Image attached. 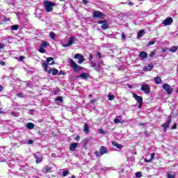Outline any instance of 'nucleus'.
<instances>
[{"mask_svg": "<svg viewBox=\"0 0 178 178\" xmlns=\"http://www.w3.org/2000/svg\"><path fill=\"white\" fill-rule=\"evenodd\" d=\"M170 52H176L177 51V47L173 46L170 49Z\"/></svg>", "mask_w": 178, "mask_h": 178, "instance_id": "nucleus-33", "label": "nucleus"}, {"mask_svg": "<svg viewBox=\"0 0 178 178\" xmlns=\"http://www.w3.org/2000/svg\"><path fill=\"white\" fill-rule=\"evenodd\" d=\"M82 2L83 3V5H88V1H87V0H82Z\"/></svg>", "mask_w": 178, "mask_h": 178, "instance_id": "nucleus-51", "label": "nucleus"}, {"mask_svg": "<svg viewBox=\"0 0 178 178\" xmlns=\"http://www.w3.org/2000/svg\"><path fill=\"white\" fill-rule=\"evenodd\" d=\"M11 30L16 31L19 29V25H13L10 27Z\"/></svg>", "mask_w": 178, "mask_h": 178, "instance_id": "nucleus-31", "label": "nucleus"}, {"mask_svg": "<svg viewBox=\"0 0 178 178\" xmlns=\"http://www.w3.org/2000/svg\"><path fill=\"white\" fill-rule=\"evenodd\" d=\"M138 56L141 58V59H147V58H148V54L145 51H140Z\"/></svg>", "mask_w": 178, "mask_h": 178, "instance_id": "nucleus-17", "label": "nucleus"}, {"mask_svg": "<svg viewBox=\"0 0 178 178\" xmlns=\"http://www.w3.org/2000/svg\"><path fill=\"white\" fill-rule=\"evenodd\" d=\"M3 113H5V112H3V111L0 110V114H3Z\"/></svg>", "mask_w": 178, "mask_h": 178, "instance_id": "nucleus-60", "label": "nucleus"}, {"mask_svg": "<svg viewBox=\"0 0 178 178\" xmlns=\"http://www.w3.org/2000/svg\"><path fill=\"white\" fill-rule=\"evenodd\" d=\"M55 136H56V137H57V136H58V135H57V134H56Z\"/></svg>", "mask_w": 178, "mask_h": 178, "instance_id": "nucleus-64", "label": "nucleus"}, {"mask_svg": "<svg viewBox=\"0 0 178 178\" xmlns=\"http://www.w3.org/2000/svg\"><path fill=\"white\" fill-rule=\"evenodd\" d=\"M97 55L98 56V57L99 58V59H102V54H101V52L98 51L97 53Z\"/></svg>", "mask_w": 178, "mask_h": 178, "instance_id": "nucleus-43", "label": "nucleus"}, {"mask_svg": "<svg viewBox=\"0 0 178 178\" xmlns=\"http://www.w3.org/2000/svg\"><path fill=\"white\" fill-rule=\"evenodd\" d=\"M90 75H88V74L83 72L82 74H81L79 76H76V79H80V77H81L82 79H88Z\"/></svg>", "mask_w": 178, "mask_h": 178, "instance_id": "nucleus-21", "label": "nucleus"}, {"mask_svg": "<svg viewBox=\"0 0 178 178\" xmlns=\"http://www.w3.org/2000/svg\"><path fill=\"white\" fill-rule=\"evenodd\" d=\"M97 24H102V26H100V29H102V30H108V28L109 27V22H108V20L106 19L99 20L97 22Z\"/></svg>", "mask_w": 178, "mask_h": 178, "instance_id": "nucleus-7", "label": "nucleus"}, {"mask_svg": "<svg viewBox=\"0 0 178 178\" xmlns=\"http://www.w3.org/2000/svg\"><path fill=\"white\" fill-rule=\"evenodd\" d=\"M167 176H168V178H175L176 177V176L175 175H172L171 174H168Z\"/></svg>", "mask_w": 178, "mask_h": 178, "instance_id": "nucleus-39", "label": "nucleus"}, {"mask_svg": "<svg viewBox=\"0 0 178 178\" xmlns=\"http://www.w3.org/2000/svg\"><path fill=\"white\" fill-rule=\"evenodd\" d=\"M49 35L50 38H52V40H55V37H56V35L54 32H50L49 33Z\"/></svg>", "mask_w": 178, "mask_h": 178, "instance_id": "nucleus-28", "label": "nucleus"}, {"mask_svg": "<svg viewBox=\"0 0 178 178\" xmlns=\"http://www.w3.org/2000/svg\"><path fill=\"white\" fill-rule=\"evenodd\" d=\"M154 159H155V153L151 154L150 160L154 161Z\"/></svg>", "mask_w": 178, "mask_h": 178, "instance_id": "nucleus-41", "label": "nucleus"}, {"mask_svg": "<svg viewBox=\"0 0 178 178\" xmlns=\"http://www.w3.org/2000/svg\"><path fill=\"white\" fill-rule=\"evenodd\" d=\"M3 90V86L2 85H0V92H2Z\"/></svg>", "mask_w": 178, "mask_h": 178, "instance_id": "nucleus-57", "label": "nucleus"}, {"mask_svg": "<svg viewBox=\"0 0 178 178\" xmlns=\"http://www.w3.org/2000/svg\"><path fill=\"white\" fill-rule=\"evenodd\" d=\"M83 131L86 133V134H88V133H90V127L88 126V124H84Z\"/></svg>", "mask_w": 178, "mask_h": 178, "instance_id": "nucleus-20", "label": "nucleus"}, {"mask_svg": "<svg viewBox=\"0 0 178 178\" xmlns=\"http://www.w3.org/2000/svg\"><path fill=\"white\" fill-rule=\"evenodd\" d=\"M96 101H97V99H93L90 100V102L92 104H94V102H95Z\"/></svg>", "mask_w": 178, "mask_h": 178, "instance_id": "nucleus-56", "label": "nucleus"}, {"mask_svg": "<svg viewBox=\"0 0 178 178\" xmlns=\"http://www.w3.org/2000/svg\"><path fill=\"white\" fill-rule=\"evenodd\" d=\"M88 60L91 63L94 62V55H92V54H89Z\"/></svg>", "mask_w": 178, "mask_h": 178, "instance_id": "nucleus-27", "label": "nucleus"}, {"mask_svg": "<svg viewBox=\"0 0 178 178\" xmlns=\"http://www.w3.org/2000/svg\"><path fill=\"white\" fill-rule=\"evenodd\" d=\"M74 59H78V63L81 65L83 62L86 61V58H84V56L81 54H76L74 56Z\"/></svg>", "mask_w": 178, "mask_h": 178, "instance_id": "nucleus-9", "label": "nucleus"}, {"mask_svg": "<svg viewBox=\"0 0 178 178\" xmlns=\"http://www.w3.org/2000/svg\"><path fill=\"white\" fill-rule=\"evenodd\" d=\"M58 74H59V76H61V75L65 76V74H65V72H63V71H60V72H58Z\"/></svg>", "mask_w": 178, "mask_h": 178, "instance_id": "nucleus-48", "label": "nucleus"}, {"mask_svg": "<svg viewBox=\"0 0 178 178\" xmlns=\"http://www.w3.org/2000/svg\"><path fill=\"white\" fill-rule=\"evenodd\" d=\"M98 133H99V134H104V133H105V131H104V129H100L98 130Z\"/></svg>", "mask_w": 178, "mask_h": 178, "instance_id": "nucleus-45", "label": "nucleus"}, {"mask_svg": "<svg viewBox=\"0 0 178 178\" xmlns=\"http://www.w3.org/2000/svg\"><path fill=\"white\" fill-rule=\"evenodd\" d=\"M89 97H92V95L90 94V95H89Z\"/></svg>", "mask_w": 178, "mask_h": 178, "instance_id": "nucleus-63", "label": "nucleus"}, {"mask_svg": "<svg viewBox=\"0 0 178 178\" xmlns=\"http://www.w3.org/2000/svg\"><path fill=\"white\" fill-rule=\"evenodd\" d=\"M56 101H59L60 102H63V97L62 96H58Z\"/></svg>", "mask_w": 178, "mask_h": 178, "instance_id": "nucleus-34", "label": "nucleus"}, {"mask_svg": "<svg viewBox=\"0 0 178 178\" xmlns=\"http://www.w3.org/2000/svg\"><path fill=\"white\" fill-rule=\"evenodd\" d=\"M16 113L15 112V111H13L12 113H11V115H13V116H15V114Z\"/></svg>", "mask_w": 178, "mask_h": 178, "instance_id": "nucleus-58", "label": "nucleus"}, {"mask_svg": "<svg viewBox=\"0 0 178 178\" xmlns=\"http://www.w3.org/2000/svg\"><path fill=\"white\" fill-rule=\"evenodd\" d=\"M152 160L151 159H145V162H146V163H149V162H151Z\"/></svg>", "mask_w": 178, "mask_h": 178, "instance_id": "nucleus-49", "label": "nucleus"}, {"mask_svg": "<svg viewBox=\"0 0 178 178\" xmlns=\"http://www.w3.org/2000/svg\"><path fill=\"white\" fill-rule=\"evenodd\" d=\"M49 65H55V61H54V57H48L46 60V62H44L42 64V66L44 67V70L48 69Z\"/></svg>", "mask_w": 178, "mask_h": 178, "instance_id": "nucleus-5", "label": "nucleus"}, {"mask_svg": "<svg viewBox=\"0 0 178 178\" xmlns=\"http://www.w3.org/2000/svg\"><path fill=\"white\" fill-rule=\"evenodd\" d=\"M44 72H47L48 74H52V76H56V74L59 73V71L56 68H53L50 70H48V68H47V70H44Z\"/></svg>", "mask_w": 178, "mask_h": 178, "instance_id": "nucleus-13", "label": "nucleus"}, {"mask_svg": "<svg viewBox=\"0 0 178 178\" xmlns=\"http://www.w3.org/2000/svg\"><path fill=\"white\" fill-rule=\"evenodd\" d=\"M128 5H129V6H133L134 4L133 3V2L129 1V2L128 3Z\"/></svg>", "mask_w": 178, "mask_h": 178, "instance_id": "nucleus-55", "label": "nucleus"}, {"mask_svg": "<svg viewBox=\"0 0 178 178\" xmlns=\"http://www.w3.org/2000/svg\"><path fill=\"white\" fill-rule=\"evenodd\" d=\"M143 33H144V30L139 31L137 35V38H141V35H143Z\"/></svg>", "mask_w": 178, "mask_h": 178, "instance_id": "nucleus-30", "label": "nucleus"}, {"mask_svg": "<svg viewBox=\"0 0 178 178\" xmlns=\"http://www.w3.org/2000/svg\"><path fill=\"white\" fill-rule=\"evenodd\" d=\"M34 156H35V159L36 161V163H40V162H41V161H42V157L39 156L37 154H35Z\"/></svg>", "mask_w": 178, "mask_h": 178, "instance_id": "nucleus-24", "label": "nucleus"}, {"mask_svg": "<svg viewBox=\"0 0 178 178\" xmlns=\"http://www.w3.org/2000/svg\"><path fill=\"white\" fill-rule=\"evenodd\" d=\"M133 97L136 99L138 102V108H141L143 107V97L138 96L136 93L133 94Z\"/></svg>", "mask_w": 178, "mask_h": 178, "instance_id": "nucleus-8", "label": "nucleus"}, {"mask_svg": "<svg viewBox=\"0 0 178 178\" xmlns=\"http://www.w3.org/2000/svg\"><path fill=\"white\" fill-rule=\"evenodd\" d=\"M0 65H1V66H5L6 63H5V62H3V61H0Z\"/></svg>", "mask_w": 178, "mask_h": 178, "instance_id": "nucleus-54", "label": "nucleus"}, {"mask_svg": "<svg viewBox=\"0 0 178 178\" xmlns=\"http://www.w3.org/2000/svg\"><path fill=\"white\" fill-rule=\"evenodd\" d=\"M176 129H177V124H174L172 127V130H176Z\"/></svg>", "mask_w": 178, "mask_h": 178, "instance_id": "nucleus-47", "label": "nucleus"}, {"mask_svg": "<svg viewBox=\"0 0 178 178\" xmlns=\"http://www.w3.org/2000/svg\"><path fill=\"white\" fill-rule=\"evenodd\" d=\"M105 154H108V149L105 146H101L99 152H95V155H96L97 158H99V156H102V155H105Z\"/></svg>", "mask_w": 178, "mask_h": 178, "instance_id": "nucleus-4", "label": "nucleus"}, {"mask_svg": "<svg viewBox=\"0 0 178 178\" xmlns=\"http://www.w3.org/2000/svg\"><path fill=\"white\" fill-rule=\"evenodd\" d=\"M67 175H69V170H65L63 172V177H66V176H67Z\"/></svg>", "mask_w": 178, "mask_h": 178, "instance_id": "nucleus-38", "label": "nucleus"}, {"mask_svg": "<svg viewBox=\"0 0 178 178\" xmlns=\"http://www.w3.org/2000/svg\"><path fill=\"white\" fill-rule=\"evenodd\" d=\"M43 5L44 6V10L49 13V12H52L54 10V7L56 6V3L45 0L43 1Z\"/></svg>", "mask_w": 178, "mask_h": 178, "instance_id": "nucleus-1", "label": "nucleus"}, {"mask_svg": "<svg viewBox=\"0 0 178 178\" xmlns=\"http://www.w3.org/2000/svg\"><path fill=\"white\" fill-rule=\"evenodd\" d=\"M155 54H156L155 51L151 52V53L149 54L150 58H153V56H155Z\"/></svg>", "mask_w": 178, "mask_h": 178, "instance_id": "nucleus-44", "label": "nucleus"}, {"mask_svg": "<svg viewBox=\"0 0 178 178\" xmlns=\"http://www.w3.org/2000/svg\"><path fill=\"white\" fill-rule=\"evenodd\" d=\"M140 90L141 91H144L145 94H149V92H151V88L148 84H143Z\"/></svg>", "mask_w": 178, "mask_h": 178, "instance_id": "nucleus-11", "label": "nucleus"}, {"mask_svg": "<svg viewBox=\"0 0 178 178\" xmlns=\"http://www.w3.org/2000/svg\"><path fill=\"white\" fill-rule=\"evenodd\" d=\"M154 83H156V84H161L162 83V79H161L159 76H156L154 78Z\"/></svg>", "mask_w": 178, "mask_h": 178, "instance_id": "nucleus-26", "label": "nucleus"}, {"mask_svg": "<svg viewBox=\"0 0 178 178\" xmlns=\"http://www.w3.org/2000/svg\"><path fill=\"white\" fill-rule=\"evenodd\" d=\"M4 47H5V44L3 43H0V49H3Z\"/></svg>", "mask_w": 178, "mask_h": 178, "instance_id": "nucleus-52", "label": "nucleus"}, {"mask_svg": "<svg viewBox=\"0 0 178 178\" xmlns=\"http://www.w3.org/2000/svg\"><path fill=\"white\" fill-rule=\"evenodd\" d=\"M33 143H34V140H28V144H33Z\"/></svg>", "mask_w": 178, "mask_h": 178, "instance_id": "nucleus-53", "label": "nucleus"}, {"mask_svg": "<svg viewBox=\"0 0 178 178\" xmlns=\"http://www.w3.org/2000/svg\"><path fill=\"white\" fill-rule=\"evenodd\" d=\"M51 170H52V168L47 165L43 168L42 172H45L46 173H49V172H51Z\"/></svg>", "mask_w": 178, "mask_h": 178, "instance_id": "nucleus-25", "label": "nucleus"}, {"mask_svg": "<svg viewBox=\"0 0 178 178\" xmlns=\"http://www.w3.org/2000/svg\"><path fill=\"white\" fill-rule=\"evenodd\" d=\"M163 90H165V91H166L168 95H170V94H172V92H173V88H172V86H170L168 83L163 84Z\"/></svg>", "mask_w": 178, "mask_h": 178, "instance_id": "nucleus-10", "label": "nucleus"}, {"mask_svg": "<svg viewBox=\"0 0 178 178\" xmlns=\"http://www.w3.org/2000/svg\"><path fill=\"white\" fill-rule=\"evenodd\" d=\"M121 36H122V38L123 40H126V35L124 34V32H122V33H121Z\"/></svg>", "mask_w": 178, "mask_h": 178, "instance_id": "nucleus-46", "label": "nucleus"}, {"mask_svg": "<svg viewBox=\"0 0 178 178\" xmlns=\"http://www.w3.org/2000/svg\"><path fill=\"white\" fill-rule=\"evenodd\" d=\"M77 147H79V143H74L70 144V151H75L76 148H77Z\"/></svg>", "mask_w": 178, "mask_h": 178, "instance_id": "nucleus-18", "label": "nucleus"}, {"mask_svg": "<svg viewBox=\"0 0 178 178\" xmlns=\"http://www.w3.org/2000/svg\"><path fill=\"white\" fill-rule=\"evenodd\" d=\"M171 122H172V115H168L166 122L161 124V127H163V131L165 133H166V131H168V129H169Z\"/></svg>", "mask_w": 178, "mask_h": 178, "instance_id": "nucleus-6", "label": "nucleus"}, {"mask_svg": "<svg viewBox=\"0 0 178 178\" xmlns=\"http://www.w3.org/2000/svg\"><path fill=\"white\" fill-rule=\"evenodd\" d=\"M17 97H18L19 98H24V94L22 92L17 93Z\"/></svg>", "mask_w": 178, "mask_h": 178, "instance_id": "nucleus-37", "label": "nucleus"}, {"mask_svg": "<svg viewBox=\"0 0 178 178\" xmlns=\"http://www.w3.org/2000/svg\"><path fill=\"white\" fill-rule=\"evenodd\" d=\"M135 175L137 178L143 177V173L141 172H138Z\"/></svg>", "mask_w": 178, "mask_h": 178, "instance_id": "nucleus-32", "label": "nucleus"}, {"mask_svg": "<svg viewBox=\"0 0 178 178\" xmlns=\"http://www.w3.org/2000/svg\"><path fill=\"white\" fill-rule=\"evenodd\" d=\"M38 51L39 52H40V54H45V49H44V47H42L41 46Z\"/></svg>", "mask_w": 178, "mask_h": 178, "instance_id": "nucleus-36", "label": "nucleus"}, {"mask_svg": "<svg viewBox=\"0 0 178 178\" xmlns=\"http://www.w3.org/2000/svg\"><path fill=\"white\" fill-rule=\"evenodd\" d=\"M24 59H26V57L23 56H21L19 57V62H22Z\"/></svg>", "mask_w": 178, "mask_h": 178, "instance_id": "nucleus-40", "label": "nucleus"}, {"mask_svg": "<svg viewBox=\"0 0 178 178\" xmlns=\"http://www.w3.org/2000/svg\"><path fill=\"white\" fill-rule=\"evenodd\" d=\"M106 16V15L104 13H102L99 10H95L93 12L92 18L93 19H99L100 20H104Z\"/></svg>", "mask_w": 178, "mask_h": 178, "instance_id": "nucleus-3", "label": "nucleus"}, {"mask_svg": "<svg viewBox=\"0 0 178 178\" xmlns=\"http://www.w3.org/2000/svg\"><path fill=\"white\" fill-rule=\"evenodd\" d=\"M108 97L109 101H113V99H115V95H108Z\"/></svg>", "mask_w": 178, "mask_h": 178, "instance_id": "nucleus-35", "label": "nucleus"}, {"mask_svg": "<svg viewBox=\"0 0 178 178\" xmlns=\"http://www.w3.org/2000/svg\"><path fill=\"white\" fill-rule=\"evenodd\" d=\"M114 123L115 124L120 123V120H119L118 118H115Z\"/></svg>", "mask_w": 178, "mask_h": 178, "instance_id": "nucleus-42", "label": "nucleus"}, {"mask_svg": "<svg viewBox=\"0 0 178 178\" xmlns=\"http://www.w3.org/2000/svg\"><path fill=\"white\" fill-rule=\"evenodd\" d=\"M26 127L29 130H33V129H34V127H35V125L33 123H32V122H28L26 124Z\"/></svg>", "mask_w": 178, "mask_h": 178, "instance_id": "nucleus-23", "label": "nucleus"}, {"mask_svg": "<svg viewBox=\"0 0 178 178\" xmlns=\"http://www.w3.org/2000/svg\"><path fill=\"white\" fill-rule=\"evenodd\" d=\"M68 62L69 63H70V66L71 67H72L75 73H77V72H81V70H83V67L77 65V63H76L74 60H73V59L69 58Z\"/></svg>", "mask_w": 178, "mask_h": 178, "instance_id": "nucleus-2", "label": "nucleus"}, {"mask_svg": "<svg viewBox=\"0 0 178 178\" xmlns=\"http://www.w3.org/2000/svg\"><path fill=\"white\" fill-rule=\"evenodd\" d=\"M140 126H145V124L141 123V124H140Z\"/></svg>", "mask_w": 178, "mask_h": 178, "instance_id": "nucleus-61", "label": "nucleus"}, {"mask_svg": "<svg viewBox=\"0 0 178 178\" xmlns=\"http://www.w3.org/2000/svg\"><path fill=\"white\" fill-rule=\"evenodd\" d=\"M76 140H80V136H77L76 137Z\"/></svg>", "mask_w": 178, "mask_h": 178, "instance_id": "nucleus-59", "label": "nucleus"}, {"mask_svg": "<svg viewBox=\"0 0 178 178\" xmlns=\"http://www.w3.org/2000/svg\"><path fill=\"white\" fill-rule=\"evenodd\" d=\"M40 47H42V48H47V47H48V42L47 41L42 42Z\"/></svg>", "mask_w": 178, "mask_h": 178, "instance_id": "nucleus-29", "label": "nucleus"}, {"mask_svg": "<svg viewBox=\"0 0 178 178\" xmlns=\"http://www.w3.org/2000/svg\"><path fill=\"white\" fill-rule=\"evenodd\" d=\"M154 67V64L149 63L148 66L143 67V71L144 72H151L152 70V68Z\"/></svg>", "mask_w": 178, "mask_h": 178, "instance_id": "nucleus-16", "label": "nucleus"}, {"mask_svg": "<svg viewBox=\"0 0 178 178\" xmlns=\"http://www.w3.org/2000/svg\"><path fill=\"white\" fill-rule=\"evenodd\" d=\"M91 63H92L91 67H93L95 70H97V72H99V69H101V63H98L97 64L95 61H92Z\"/></svg>", "mask_w": 178, "mask_h": 178, "instance_id": "nucleus-14", "label": "nucleus"}, {"mask_svg": "<svg viewBox=\"0 0 178 178\" xmlns=\"http://www.w3.org/2000/svg\"><path fill=\"white\" fill-rule=\"evenodd\" d=\"M72 178H76V176L72 175Z\"/></svg>", "mask_w": 178, "mask_h": 178, "instance_id": "nucleus-62", "label": "nucleus"}, {"mask_svg": "<svg viewBox=\"0 0 178 178\" xmlns=\"http://www.w3.org/2000/svg\"><path fill=\"white\" fill-rule=\"evenodd\" d=\"M155 44V41H149L148 42V45H154Z\"/></svg>", "mask_w": 178, "mask_h": 178, "instance_id": "nucleus-50", "label": "nucleus"}, {"mask_svg": "<svg viewBox=\"0 0 178 178\" xmlns=\"http://www.w3.org/2000/svg\"><path fill=\"white\" fill-rule=\"evenodd\" d=\"M112 145L114 147H116L117 148H118V149H122V148L123 147V146L121 144L118 143V142H115V141H112Z\"/></svg>", "mask_w": 178, "mask_h": 178, "instance_id": "nucleus-22", "label": "nucleus"}, {"mask_svg": "<svg viewBox=\"0 0 178 178\" xmlns=\"http://www.w3.org/2000/svg\"><path fill=\"white\" fill-rule=\"evenodd\" d=\"M75 39L76 38L74 36L70 37L68 43L63 44V47H64V48H67V47H72V45H73V42H74Z\"/></svg>", "mask_w": 178, "mask_h": 178, "instance_id": "nucleus-12", "label": "nucleus"}, {"mask_svg": "<svg viewBox=\"0 0 178 178\" xmlns=\"http://www.w3.org/2000/svg\"><path fill=\"white\" fill-rule=\"evenodd\" d=\"M163 23L164 26H170V24H172V23H173V18L168 17L163 20Z\"/></svg>", "mask_w": 178, "mask_h": 178, "instance_id": "nucleus-15", "label": "nucleus"}, {"mask_svg": "<svg viewBox=\"0 0 178 178\" xmlns=\"http://www.w3.org/2000/svg\"><path fill=\"white\" fill-rule=\"evenodd\" d=\"M90 141H91V138H85L83 145V148L85 149H87V146L88 145V144H90Z\"/></svg>", "mask_w": 178, "mask_h": 178, "instance_id": "nucleus-19", "label": "nucleus"}]
</instances>
